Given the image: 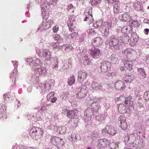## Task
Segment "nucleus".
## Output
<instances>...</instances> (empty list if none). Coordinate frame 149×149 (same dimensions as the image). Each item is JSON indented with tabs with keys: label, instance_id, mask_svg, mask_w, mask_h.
Masks as SVG:
<instances>
[{
	"label": "nucleus",
	"instance_id": "052dcab7",
	"mask_svg": "<svg viewBox=\"0 0 149 149\" xmlns=\"http://www.w3.org/2000/svg\"><path fill=\"white\" fill-rule=\"evenodd\" d=\"M67 9L68 11H70V10H71V9L74 10L75 9V7L72 4H70L68 6Z\"/></svg>",
	"mask_w": 149,
	"mask_h": 149
},
{
	"label": "nucleus",
	"instance_id": "c756f323",
	"mask_svg": "<svg viewBox=\"0 0 149 149\" xmlns=\"http://www.w3.org/2000/svg\"><path fill=\"white\" fill-rule=\"evenodd\" d=\"M75 78L74 76L72 75L71 77L69 78L68 81V85L69 86H71L74 83Z\"/></svg>",
	"mask_w": 149,
	"mask_h": 149
},
{
	"label": "nucleus",
	"instance_id": "4468645a",
	"mask_svg": "<svg viewBox=\"0 0 149 149\" xmlns=\"http://www.w3.org/2000/svg\"><path fill=\"white\" fill-rule=\"evenodd\" d=\"M109 144V141L105 139H100L98 140L97 147L99 148H103Z\"/></svg>",
	"mask_w": 149,
	"mask_h": 149
},
{
	"label": "nucleus",
	"instance_id": "338daca9",
	"mask_svg": "<svg viewBox=\"0 0 149 149\" xmlns=\"http://www.w3.org/2000/svg\"><path fill=\"white\" fill-rule=\"evenodd\" d=\"M119 142H116L115 143H113V145L115 146H114V148H115V149H117V148H118L119 146Z\"/></svg>",
	"mask_w": 149,
	"mask_h": 149
},
{
	"label": "nucleus",
	"instance_id": "393cba45",
	"mask_svg": "<svg viewBox=\"0 0 149 149\" xmlns=\"http://www.w3.org/2000/svg\"><path fill=\"white\" fill-rule=\"evenodd\" d=\"M118 110L120 109V111L122 113H125L127 111L126 107L123 104H119L118 106Z\"/></svg>",
	"mask_w": 149,
	"mask_h": 149
},
{
	"label": "nucleus",
	"instance_id": "5fc2aeb1",
	"mask_svg": "<svg viewBox=\"0 0 149 149\" xmlns=\"http://www.w3.org/2000/svg\"><path fill=\"white\" fill-rule=\"evenodd\" d=\"M128 28H130V27L129 26L128 27L127 26H125L123 27L122 28V31L123 33H128Z\"/></svg>",
	"mask_w": 149,
	"mask_h": 149
},
{
	"label": "nucleus",
	"instance_id": "c03bdc74",
	"mask_svg": "<svg viewBox=\"0 0 149 149\" xmlns=\"http://www.w3.org/2000/svg\"><path fill=\"white\" fill-rule=\"evenodd\" d=\"M101 0H91L90 2L92 5H95L100 3L101 2Z\"/></svg>",
	"mask_w": 149,
	"mask_h": 149
},
{
	"label": "nucleus",
	"instance_id": "1a4fd4ad",
	"mask_svg": "<svg viewBox=\"0 0 149 149\" xmlns=\"http://www.w3.org/2000/svg\"><path fill=\"white\" fill-rule=\"evenodd\" d=\"M92 8L88 10H86L84 13L86 16L84 21H89L90 23H92L93 20V18L92 16Z\"/></svg>",
	"mask_w": 149,
	"mask_h": 149
},
{
	"label": "nucleus",
	"instance_id": "a19ab883",
	"mask_svg": "<svg viewBox=\"0 0 149 149\" xmlns=\"http://www.w3.org/2000/svg\"><path fill=\"white\" fill-rule=\"evenodd\" d=\"M69 95L67 92L63 93L61 96V98L64 100H67L68 99Z\"/></svg>",
	"mask_w": 149,
	"mask_h": 149
},
{
	"label": "nucleus",
	"instance_id": "79ce46f5",
	"mask_svg": "<svg viewBox=\"0 0 149 149\" xmlns=\"http://www.w3.org/2000/svg\"><path fill=\"white\" fill-rule=\"evenodd\" d=\"M130 25L132 27H139L140 26V24L137 20L132 22L130 24Z\"/></svg>",
	"mask_w": 149,
	"mask_h": 149
},
{
	"label": "nucleus",
	"instance_id": "f704fd0d",
	"mask_svg": "<svg viewBox=\"0 0 149 149\" xmlns=\"http://www.w3.org/2000/svg\"><path fill=\"white\" fill-rule=\"evenodd\" d=\"M37 71L39 74H42L46 72L47 70L46 69L44 68L40 67L38 68Z\"/></svg>",
	"mask_w": 149,
	"mask_h": 149
},
{
	"label": "nucleus",
	"instance_id": "bf43d9fd",
	"mask_svg": "<svg viewBox=\"0 0 149 149\" xmlns=\"http://www.w3.org/2000/svg\"><path fill=\"white\" fill-rule=\"evenodd\" d=\"M62 128L61 127H57V131L56 132L59 134H61V133H63V132H62Z\"/></svg>",
	"mask_w": 149,
	"mask_h": 149
},
{
	"label": "nucleus",
	"instance_id": "a211bd4d",
	"mask_svg": "<svg viewBox=\"0 0 149 149\" xmlns=\"http://www.w3.org/2000/svg\"><path fill=\"white\" fill-rule=\"evenodd\" d=\"M103 43L102 39L99 37L95 38L92 41V43L94 46L98 47L101 45Z\"/></svg>",
	"mask_w": 149,
	"mask_h": 149
},
{
	"label": "nucleus",
	"instance_id": "72a5a7b5",
	"mask_svg": "<svg viewBox=\"0 0 149 149\" xmlns=\"http://www.w3.org/2000/svg\"><path fill=\"white\" fill-rule=\"evenodd\" d=\"M104 27V32L106 33L105 34L107 33L108 34L109 30L111 28V25L108 23L106 22L105 23Z\"/></svg>",
	"mask_w": 149,
	"mask_h": 149
},
{
	"label": "nucleus",
	"instance_id": "f3484780",
	"mask_svg": "<svg viewBox=\"0 0 149 149\" xmlns=\"http://www.w3.org/2000/svg\"><path fill=\"white\" fill-rule=\"evenodd\" d=\"M143 141L142 138H138L136 140V141L134 145H133L136 148L141 149L144 147L143 144Z\"/></svg>",
	"mask_w": 149,
	"mask_h": 149
},
{
	"label": "nucleus",
	"instance_id": "de8ad7c7",
	"mask_svg": "<svg viewBox=\"0 0 149 149\" xmlns=\"http://www.w3.org/2000/svg\"><path fill=\"white\" fill-rule=\"evenodd\" d=\"M86 34L85 33H83L80 35L79 39L80 42H82L84 40V38L86 36Z\"/></svg>",
	"mask_w": 149,
	"mask_h": 149
},
{
	"label": "nucleus",
	"instance_id": "39448f33",
	"mask_svg": "<svg viewBox=\"0 0 149 149\" xmlns=\"http://www.w3.org/2000/svg\"><path fill=\"white\" fill-rule=\"evenodd\" d=\"M100 98H97L96 97H91L89 101L91 107L94 109L95 112H98L100 109L101 106L98 104V102L100 101Z\"/></svg>",
	"mask_w": 149,
	"mask_h": 149
},
{
	"label": "nucleus",
	"instance_id": "cd10ccee",
	"mask_svg": "<svg viewBox=\"0 0 149 149\" xmlns=\"http://www.w3.org/2000/svg\"><path fill=\"white\" fill-rule=\"evenodd\" d=\"M70 21V23L69 22L68 19V25L69 27V30L71 32H72L74 31V29L73 28V27L74 26V24L75 22H73V21L71 20Z\"/></svg>",
	"mask_w": 149,
	"mask_h": 149
},
{
	"label": "nucleus",
	"instance_id": "a878e982",
	"mask_svg": "<svg viewBox=\"0 0 149 149\" xmlns=\"http://www.w3.org/2000/svg\"><path fill=\"white\" fill-rule=\"evenodd\" d=\"M56 140H57V145L58 148H61L64 145V143L62 139L57 137Z\"/></svg>",
	"mask_w": 149,
	"mask_h": 149
},
{
	"label": "nucleus",
	"instance_id": "e2e57ef3",
	"mask_svg": "<svg viewBox=\"0 0 149 149\" xmlns=\"http://www.w3.org/2000/svg\"><path fill=\"white\" fill-rule=\"evenodd\" d=\"M71 140L70 139V140L74 141L77 139L76 135L74 134H72L71 136Z\"/></svg>",
	"mask_w": 149,
	"mask_h": 149
},
{
	"label": "nucleus",
	"instance_id": "603ef678",
	"mask_svg": "<svg viewBox=\"0 0 149 149\" xmlns=\"http://www.w3.org/2000/svg\"><path fill=\"white\" fill-rule=\"evenodd\" d=\"M42 16L43 20H46L48 18L49 15L46 12H45L44 13H42Z\"/></svg>",
	"mask_w": 149,
	"mask_h": 149
},
{
	"label": "nucleus",
	"instance_id": "f257e3e1",
	"mask_svg": "<svg viewBox=\"0 0 149 149\" xmlns=\"http://www.w3.org/2000/svg\"><path fill=\"white\" fill-rule=\"evenodd\" d=\"M119 38L116 36H113L109 37L107 40V42L109 44V47L113 50H119L121 46L119 43Z\"/></svg>",
	"mask_w": 149,
	"mask_h": 149
},
{
	"label": "nucleus",
	"instance_id": "0eeeda50",
	"mask_svg": "<svg viewBox=\"0 0 149 149\" xmlns=\"http://www.w3.org/2000/svg\"><path fill=\"white\" fill-rule=\"evenodd\" d=\"M136 136L137 138H140L139 136L138 135L137 133H134L130 134L128 136H125L124 138V140L125 142H127V143L130 144H132V145H134V141L136 139Z\"/></svg>",
	"mask_w": 149,
	"mask_h": 149
},
{
	"label": "nucleus",
	"instance_id": "6ab92c4d",
	"mask_svg": "<svg viewBox=\"0 0 149 149\" xmlns=\"http://www.w3.org/2000/svg\"><path fill=\"white\" fill-rule=\"evenodd\" d=\"M133 6L134 9L137 11H143L144 10L142 3L139 1L135 2Z\"/></svg>",
	"mask_w": 149,
	"mask_h": 149
},
{
	"label": "nucleus",
	"instance_id": "49530a36",
	"mask_svg": "<svg viewBox=\"0 0 149 149\" xmlns=\"http://www.w3.org/2000/svg\"><path fill=\"white\" fill-rule=\"evenodd\" d=\"M45 89L46 91H49L51 89V85L48 82H46L45 85Z\"/></svg>",
	"mask_w": 149,
	"mask_h": 149
},
{
	"label": "nucleus",
	"instance_id": "dca6fc26",
	"mask_svg": "<svg viewBox=\"0 0 149 149\" xmlns=\"http://www.w3.org/2000/svg\"><path fill=\"white\" fill-rule=\"evenodd\" d=\"M139 37L136 33H133L131 34L130 39V45L132 46H134L138 42Z\"/></svg>",
	"mask_w": 149,
	"mask_h": 149
},
{
	"label": "nucleus",
	"instance_id": "e433bc0d",
	"mask_svg": "<svg viewBox=\"0 0 149 149\" xmlns=\"http://www.w3.org/2000/svg\"><path fill=\"white\" fill-rule=\"evenodd\" d=\"M40 61L38 59L36 58L35 61L32 60L31 61L30 65L31 66H32L33 67V66H37L39 63Z\"/></svg>",
	"mask_w": 149,
	"mask_h": 149
},
{
	"label": "nucleus",
	"instance_id": "5701e85b",
	"mask_svg": "<svg viewBox=\"0 0 149 149\" xmlns=\"http://www.w3.org/2000/svg\"><path fill=\"white\" fill-rule=\"evenodd\" d=\"M137 70L139 72L140 75L142 76L143 78H145L146 77L147 74L146 73L145 70L143 68H138Z\"/></svg>",
	"mask_w": 149,
	"mask_h": 149
},
{
	"label": "nucleus",
	"instance_id": "bb28decb",
	"mask_svg": "<svg viewBox=\"0 0 149 149\" xmlns=\"http://www.w3.org/2000/svg\"><path fill=\"white\" fill-rule=\"evenodd\" d=\"M132 97L131 96H129L128 97H127L125 99V104L127 105L129 103V104L130 106H132L133 104V102L132 101Z\"/></svg>",
	"mask_w": 149,
	"mask_h": 149
},
{
	"label": "nucleus",
	"instance_id": "09e8293b",
	"mask_svg": "<svg viewBox=\"0 0 149 149\" xmlns=\"http://www.w3.org/2000/svg\"><path fill=\"white\" fill-rule=\"evenodd\" d=\"M63 42V39H62L60 35L56 34V42L58 43H61Z\"/></svg>",
	"mask_w": 149,
	"mask_h": 149
},
{
	"label": "nucleus",
	"instance_id": "864d4df0",
	"mask_svg": "<svg viewBox=\"0 0 149 149\" xmlns=\"http://www.w3.org/2000/svg\"><path fill=\"white\" fill-rule=\"evenodd\" d=\"M72 47H70L68 45H66L65 46H63L62 47V49H64V50L66 51H70V50H72Z\"/></svg>",
	"mask_w": 149,
	"mask_h": 149
},
{
	"label": "nucleus",
	"instance_id": "69168bd1",
	"mask_svg": "<svg viewBox=\"0 0 149 149\" xmlns=\"http://www.w3.org/2000/svg\"><path fill=\"white\" fill-rule=\"evenodd\" d=\"M83 59L86 61H88L89 59L88 55H85L83 57Z\"/></svg>",
	"mask_w": 149,
	"mask_h": 149
},
{
	"label": "nucleus",
	"instance_id": "ddd939ff",
	"mask_svg": "<svg viewBox=\"0 0 149 149\" xmlns=\"http://www.w3.org/2000/svg\"><path fill=\"white\" fill-rule=\"evenodd\" d=\"M114 85L116 89L120 90H123L126 87L124 83L121 80H118L117 81L115 82Z\"/></svg>",
	"mask_w": 149,
	"mask_h": 149
},
{
	"label": "nucleus",
	"instance_id": "13d9d810",
	"mask_svg": "<svg viewBox=\"0 0 149 149\" xmlns=\"http://www.w3.org/2000/svg\"><path fill=\"white\" fill-rule=\"evenodd\" d=\"M3 98L4 100L6 102H8L10 100V98L7 93H5L3 95Z\"/></svg>",
	"mask_w": 149,
	"mask_h": 149
},
{
	"label": "nucleus",
	"instance_id": "4be33fe9",
	"mask_svg": "<svg viewBox=\"0 0 149 149\" xmlns=\"http://www.w3.org/2000/svg\"><path fill=\"white\" fill-rule=\"evenodd\" d=\"M77 112V111L75 110L67 111V116L70 118H75Z\"/></svg>",
	"mask_w": 149,
	"mask_h": 149
},
{
	"label": "nucleus",
	"instance_id": "7c9ffc66",
	"mask_svg": "<svg viewBox=\"0 0 149 149\" xmlns=\"http://www.w3.org/2000/svg\"><path fill=\"white\" fill-rule=\"evenodd\" d=\"M78 33L77 32H74L68 35L67 38L69 39L74 40L78 36Z\"/></svg>",
	"mask_w": 149,
	"mask_h": 149
},
{
	"label": "nucleus",
	"instance_id": "3c124183",
	"mask_svg": "<svg viewBox=\"0 0 149 149\" xmlns=\"http://www.w3.org/2000/svg\"><path fill=\"white\" fill-rule=\"evenodd\" d=\"M118 60V58L116 57H113V56H111V63H115Z\"/></svg>",
	"mask_w": 149,
	"mask_h": 149
},
{
	"label": "nucleus",
	"instance_id": "2f4dec72",
	"mask_svg": "<svg viewBox=\"0 0 149 149\" xmlns=\"http://www.w3.org/2000/svg\"><path fill=\"white\" fill-rule=\"evenodd\" d=\"M51 24L49 22H44L43 23V24L42 26L40 27V28L42 27L44 29H49L50 26Z\"/></svg>",
	"mask_w": 149,
	"mask_h": 149
},
{
	"label": "nucleus",
	"instance_id": "774afa93",
	"mask_svg": "<svg viewBox=\"0 0 149 149\" xmlns=\"http://www.w3.org/2000/svg\"><path fill=\"white\" fill-rule=\"evenodd\" d=\"M146 59L145 62L147 64H149V55L147 56H146Z\"/></svg>",
	"mask_w": 149,
	"mask_h": 149
},
{
	"label": "nucleus",
	"instance_id": "412c9836",
	"mask_svg": "<svg viewBox=\"0 0 149 149\" xmlns=\"http://www.w3.org/2000/svg\"><path fill=\"white\" fill-rule=\"evenodd\" d=\"M121 42L124 44H127L129 40V37L127 35L123 34L121 37H118Z\"/></svg>",
	"mask_w": 149,
	"mask_h": 149
},
{
	"label": "nucleus",
	"instance_id": "9b49d317",
	"mask_svg": "<svg viewBox=\"0 0 149 149\" xmlns=\"http://www.w3.org/2000/svg\"><path fill=\"white\" fill-rule=\"evenodd\" d=\"M103 84L99 83L98 82L93 81V82L91 85V88L95 90L102 91H103L104 90L103 88Z\"/></svg>",
	"mask_w": 149,
	"mask_h": 149
},
{
	"label": "nucleus",
	"instance_id": "423d86ee",
	"mask_svg": "<svg viewBox=\"0 0 149 149\" xmlns=\"http://www.w3.org/2000/svg\"><path fill=\"white\" fill-rule=\"evenodd\" d=\"M89 52L91 55L95 59L99 58L102 54L100 49L95 47L90 48Z\"/></svg>",
	"mask_w": 149,
	"mask_h": 149
},
{
	"label": "nucleus",
	"instance_id": "8fccbe9b",
	"mask_svg": "<svg viewBox=\"0 0 149 149\" xmlns=\"http://www.w3.org/2000/svg\"><path fill=\"white\" fill-rule=\"evenodd\" d=\"M123 52L126 55H129L131 54V53L130 49H127L124 50H123Z\"/></svg>",
	"mask_w": 149,
	"mask_h": 149
},
{
	"label": "nucleus",
	"instance_id": "4d7b16f0",
	"mask_svg": "<svg viewBox=\"0 0 149 149\" xmlns=\"http://www.w3.org/2000/svg\"><path fill=\"white\" fill-rule=\"evenodd\" d=\"M95 118L97 120L100 122L103 120V118H102L101 115H99L96 116Z\"/></svg>",
	"mask_w": 149,
	"mask_h": 149
},
{
	"label": "nucleus",
	"instance_id": "6e6d98bb",
	"mask_svg": "<svg viewBox=\"0 0 149 149\" xmlns=\"http://www.w3.org/2000/svg\"><path fill=\"white\" fill-rule=\"evenodd\" d=\"M98 136V134L96 132H94L92 133L91 136L92 139H95L96 138H97Z\"/></svg>",
	"mask_w": 149,
	"mask_h": 149
},
{
	"label": "nucleus",
	"instance_id": "0e129e2a",
	"mask_svg": "<svg viewBox=\"0 0 149 149\" xmlns=\"http://www.w3.org/2000/svg\"><path fill=\"white\" fill-rule=\"evenodd\" d=\"M51 142L53 145H55L56 144V140L55 137H54L52 138L51 140Z\"/></svg>",
	"mask_w": 149,
	"mask_h": 149
},
{
	"label": "nucleus",
	"instance_id": "4c0bfd02",
	"mask_svg": "<svg viewBox=\"0 0 149 149\" xmlns=\"http://www.w3.org/2000/svg\"><path fill=\"white\" fill-rule=\"evenodd\" d=\"M6 107L4 106H2L0 108V111L1 114L2 115V116H4V115L6 114Z\"/></svg>",
	"mask_w": 149,
	"mask_h": 149
},
{
	"label": "nucleus",
	"instance_id": "20e7f679",
	"mask_svg": "<svg viewBox=\"0 0 149 149\" xmlns=\"http://www.w3.org/2000/svg\"><path fill=\"white\" fill-rule=\"evenodd\" d=\"M117 132V130L113 127L110 125H107L105 128L102 130V134L104 135L108 134L110 135L114 136L116 134Z\"/></svg>",
	"mask_w": 149,
	"mask_h": 149
},
{
	"label": "nucleus",
	"instance_id": "58836bf2",
	"mask_svg": "<svg viewBox=\"0 0 149 149\" xmlns=\"http://www.w3.org/2000/svg\"><path fill=\"white\" fill-rule=\"evenodd\" d=\"M143 98L146 101H149V91H146L144 93Z\"/></svg>",
	"mask_w": 149,
	"mask_h": 149
},
{
	"label": "nucleus",
	"instance_id": "2eb2a0df",
	"mask_svg": "<svg viewBox=\"0 0 149 149\" xmlns=\"http://www.w3.org/2000/svg\"><path fill=\"white\" fill-rule=\"evenodd\" d=\"M125 118L123 116H120L118 119V120L120 121L121 128L123 130L126 129L127 127V125L125 121Z\"/></svg>",
	"mask_w": 149,
	"mask_h": 149
},
{
	"label": "nucleus",
	"instance_id": "c85d7f7f",
	"mask_svg": "<svg viewBox=\"0 0 149 149\" xmlns=\"http://www.w3.org/2000/svg\"><path fill=\"white\" fill-rule=\"evenodd\" d=\"M113 13L115 14L118 13L120 10L119 4L118 3H115L113 5Z\"/></svg>",
	"mask_w": 149,
	"mask_h": 149
},
{
	"label": "nucleus",
	"instance_id": "37998d69",
	"mask_svg": "<svg viewBox=\"0 0 149 149\" xmlns=\"http://www.w3.org/2000/svg\"><path fill=\"white\" fill-rule=\"evenodd\" d=\"M88 34L89 35H93L95 33V31L92 28H89L87 30Z\"/></svg>",
	"mask_w": 149,
	"mask_h": 149
},
{
	"label": "nucleus",
	"instance_id": "f03ea898",
	"mask_svg": "<svg viewBox=\"0 0 149 149\" xmlns=\"http://www.w3.org/2000/svg\"><path fill=\"white\" fill-rule=\"evenodd\" d=\"M43 133V130L37 127H32L30 131L29 134L33 139L37 140L41 138Z\"/></svg>",
	"mask_w": 149,
	"mask_h": 149
},
{
	"label": "nucleus",
	"instance_id": "680f3d73",
	"mask_svg": "<svg viewBox=\"0 0 149 149\" xmlns=\"http://www.w3.org/2000/svg\"><path fill=\"white\" fill-rule=\"evenodd\" d=\"M75 17L74 16V15L73 14L71 15L69 19V22L70 23V20L73 21V22H75Z\"/></svg>",
	"mask_w": 149,
	"mask_h": 149
},
{
	"label": "nucleus",
	"instance_id": "7ed1b4c3",
	"mask_svg": "<svg viewBox=\"0 0 149 149\" xmlns=\"http://www.w3.org/2000/svg\"><path fill=\"white\" fill-rule=\"evenodd\" d=\"M86 87L85 85H82L81 86L77 87L76 89L77 97L79 98L85 97L87 93Z\"/></svg>",
	"mask_w": 149,
	"mask_h": 149
},
{
	"label": "nucleus",
	"instance_id": "a18cd8bd",
	"mask_svg": "<svg viewBox=\"0 0 149 149\" xmlns=\"http://www.w3.org/2000/svg\"><path fill=\"white\" fill-rule=\"evenodd\" d=\"M10 77L11 79V81L13 82L14 80H15L16 77V73L14 72H12L10 75Z\"/></svg>",
	"mask_w": 149,
	"mask_h": 149
},
{
	"label": "nucleus",
	"instance_id": "c9c22d12",
	"mask_svg": "<svg viewBox=\"0 0 149 149\" xmlns=\"http://www.w3.org/2000/svg\"><path fill=\"white\" fill-rule=\"evenodd\" d=\"M123 20L125 22H127L130 19V17L127 14L125 13L122 15Z\"/></svg>",
	"mask_w": 149,
	"mask_h": 149
},
{
	"label": "nucleus",
	"instance_id": "6e6552de",
	"mask_svg": "<svg viewBox=\"0 0 149 149\" xmlns=\"http://www.w3.org/2000/svg\"><path fill=\"white\" fill-rule=\"evenodd\" d=\"M111 63L107 61H103L100 63V70L102 73L107 72L109 70L111 67Z\"/></svg>",
	"mask_w": 149,
	"mask_h": 149
},
{
	"label": "nucleus",
	"instance_id": "ea45409f",
	"mask_svg": "<svg viewBox=\"0 0 149 149\" xmlns=\"http://www.w3.org/2000/svg\"><path fill=\"white\" fill-rule=\"evenodd\" d=\"M132 76L131 74H128L126 76V79L125 80V82H130L133 80Z\"/></svg>",
	"mask_w": 149,
	"mask_h": 149
},
{
	"label": "nucleus",
	"instance_id": "9d476101",
	"mask_svg": "<svg viewBox=\"0 0 149 149\" xmlns=\"http://www.w3.org/2000/svg\"><path fill=\"white\" fill-rule=\"evenodd\" d=\"M95 111L94 109L92 107L91 108H88L85 111L84 119L85 121H87L90 120L91 118V116L93 114V111Z\"/></svg>",
	"mask_w": 149,
	"mask_h": 149
},
{
	"label": "nucleus",
	"instance_id": "aec40b11",
	"mask_svg": "<svg viewBox=\"0 0 149 149\" xmlns=\"http://www.w3.org/2000/svg\"><path fill=\"white\" fill-rule=\"evenodd\" d=\"M124 65L126 68L129 70L133 68V63L131 61L127 60H125L124 62Z\"/></svg>",
	"mask_w": 149,
	"mask_h": 149
},
{
	"label": "nucleus",
	"instance_id": "473e14b6",
	"mask_svg": "<svg viewBox=\"0 0 149 149\" xmlns=\"http://www.w3.org/2000/svg\"><path fill=\"white\" fill-rule=\"evenodd\" d=\"M102 20L96 21L93 24V26L95 28H98L102 25Z\"/></svg>",
	"mask_w": 149,
	"mask_h": 149
},
{
	"label": "nucleus",
	"instance_id": "b1692460",
	"mask_svg": "<svg viewBox=\"0 0 149 149\" xmlns=\"http://www.w3.org/2000/svg\"><path fill=\"white\" fill-rule=\"evenodd\" d=\"M42 56L45 60H48L50 58V52L47 50H44L43 52Z\"/></svg>",
	"mask_w": 149,
	"mask_h": 149
},
{
	"label": "nucleus",
	"instance_id": "f8f14e48",
	"mask_svg": "<svg viewBox=\"0 0 149 149\" xmlns=\"http://www.w3.org/2000/svg\"><path fill=\"white\" fill-rule=\"evenodd\" d=\"M87 74L86 72L80 71L78 72L77 81L80 83H81L86 79Z\"/></svg>",
	"mask_w": 149,
	"mask_h": 149
}]
</instances>
